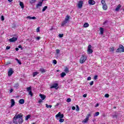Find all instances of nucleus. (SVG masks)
<instances>
[{"label":"nucleus","instance_id":"obj_37","mask_svg":"<svg viewBox=\"0 0 124 124\" xmlns=\"http://www.w3.org/2000/svg\"><path fill=\"white\" fill-rule=\"evenodd\" d=\"M67 102H71V98H67L66 100Z\"/></svg>","mask_w":124,"mask_h":124},{"label":"nucleus","instance_id":"obj_24","mask_svg":"<svg viewBox=\"0 0 124 124\" xmlns=\"http://www.w3.org/2000/svg\"><path fill=\"white\" fill-rule=\"evenodd\" d=\"M89 23L85 22L84 24L83 25L84 28H88L89 27Z\"/></svg>","mask_w":124,"mask_h":124},{"label":"nucleus","instance_id":"obj_29","mask_svg":"<svg viewBox=\"0 0 124 124\" xmlns=\"http://www.w3.org/2000/svg\"><path fill=\"white\" fill-rule=\"evenodd\" d=\"M39 73L38 72H34L33 73V77H35V76H36V75H37V74H38Z\"/></svg>","mask_w":124,"mask_h":124},{"label":"nucleus","instance_id":"obj_32","mask_svg":"<svg viewBox=\"0 0 124 124\" xmlns=\"http://www.w3.org/2000/svg\"><path fill=\"white\" fill-rule=\"evenodd\" d=\"M114 50H115V48H114V47H112L109 48L110 52H114Z\"/></svg>","mask_w":124,"mask_h":124},{"label":"nucleus","instance_id":"obj_55","mask_svg":"<svg viewBox=\"0 0 124 124\" xmlns=\"http://www.w3.org/2000/svg\"><path fill=\"white\" fill-rule=\"evenodd\" d=\"M72 110H75V109H76V108H75V107H72Z\"/></svg>","mask_w":124,"mask_h":124},{"label":"nucleus","instance_id":"obj_62","mask_svg":"<svg viewBox=\"0 0 124 124\" xmlns=\"http://www.w3.org/2000/svg\"><path fill=\"white\" fill-rule=\"evenodd\" d=\"M115 117L117 118V115H115L113 116V118H115Z\"/></svg>","mask_w":124,"mask_h":124},{"label":"nucleus","instance_id":"obj_64","mask_svg":"<svg viewBox=\"0 0 124 124\" xmlns=\"http://www.w3.org/2000/svg\"><path fill=\"white\" fill-rule=\"evenodd\" d=\"M59 105H60V104H57L55 105V107H56V106H59Z\"/></svg>","mask_w":124,"mask_h":124},{"label":"nucleus","instance_id":"obj_28","mask_svg":"<svg viewBox=\"0 0 124 124\" xmlns=\"http://www.w3.org/2000/svg\"><path fill=\"white\" fill-rule=\"evenodd\" d=\"M31 118V115L29 114L27 116H26L25 117V120L26 121H28Z\"/></svg>","mask_w":124,"mask_h":124},{"label":"nucleus","instance_id":"obj_41","mask_svg":"<svg viewBox=\"0 0 124 124\" xmlns=\"http://www.w3.org/2000/svg\"><path fill=\"white\" fill-rule=\"evenodd\" d=\"M56 54H60V52H61V50L59 49H56Z\"/></svg>","mask_w":124,"mask_h":124},{"label":"nucleus","instance_id":"obj_44","mask_svg":"<svg viewBox=\"0 0 124 124\" xmlns=\"http://www.w3.org/2000/svg\"><path fill=\"white\" fill-rule=\"evenodd\" d=\"M43 100H42L41 99H39V101H38V103H41L43 102Z\"/></svg>","mask_w":124,"mask_h":124},{"label":"nucleus","instance_id":"obj_46","mask_svg":"<svg viewBox=\"0 0 124 124\" xmlns=\"http://www.w3.org/2000/svg\"><path fill=\"white\" fill-rule=\"evenodd\" d=\"M109 94H106L105 95V97H107V98H108V97H109Z\"/></svg>","mask_w":124,"mask_h":124},{"label":"nucleus","instance_id":"obj_39","mask_svg":"<svg viewBox=\"0 0 124 124\" xmlns=\"http://www.w3.org/2000/svg\"><path fill=\"white\" fill-rule=\"evenodd\" d=\"M59 122H60V123H63V122H64V119H60L59 120Z\"/></svg>","mask_w":124,"mask_h":124},{"label":"nucleus","instance_id":"obj_33","mask_svg":"<svg viewBox=\"0 0 124 124\" xmlns=\"http://www.w3.org/2000/svg\"><path fill=\"white\" fill-rule=\"evenodd\" d=\"M16 61L17 62V63H19L20 65L22 64V62H21V61L20 60H18V59L16 58Z\"/></svg>","mask_w":124,"mask_h":124},{"label":"nucleus","instance_id":"obj_58","mask_svg":"<svg viewBox=\"0 0 124 124\" xmlns=\"http://www.w3.org/2000/svg\"><path fill=\"white\" fill-rule=\"evenodd\" d=\"M54 30V28L52 27L50 28V31H53Z\"/></svg>","mask_w":124,"mask_h":124},{"label":"nucleus","instance_id":"obj_47","mask_svg":"<svg viewBox=\"0 0 124 124\" xmlns=\"http://www.w3.org/2000/svg\"><path fill=\"white\" fill-rule=\"evenodd\" d=\"M90 117H91V113L88 114L87 115L86 118H87L89 119V118H90Z\"/></svg>","mask_w":124,"mask_h":124},{"label":"nucleus","instance_id":"obj_38","mask_svg":"<svg viewBox=\"0 0 124 124\" xmlns=\"http://www.w3.org/2000/svg\"><path fill=\"white\" fill-rule=\"evenodd\" d=\"M14 87L15 88H18L19 87V84H18V83L15 84V85H14Z\"/></svg>","mask_w":124,"mask_h":124},{"label":"nucleus","instance_id":"obj_50","mask_svg":"<svg viewBox=\"0 0 124 124\" xmlns=\"http://www.w3.org/2000/svg\"><path fill=\"white\" fill-rule=\"evenodd\" d=\"M90 86H93V81H92L90 83Z\"/></svg>","mask_w":124,"mask_h":124},{"label":"nucleus","instance_id":"obj_42","mask_svg":"<svg viewBox=\"0 0 124 124\" xmlns=\"http://www.w3.org/2000/svg\"><path fill=\"white\" fill-rule=\"evenodd\" d=\"M57 60H54L53 61V63H54V64H57Z\"/></svg>","mask_w":124,"mask_h":124},{"label":"nucleus","instance_id":"obj_51","mask_svg":"<svg viewBox=\"0 0 124 124\" xmlns=\"http://www.w3.org/2000/svg\"><path fill=\"white\" fill-rule=\"evenodd\" d=\"M76 107H77L76 111H79V106H78V105H77Z\"/></svg>","mask_w":124,"mask_h":124},{"label":"nucleus","instance_id":"obj_4","mask_svg":"<svg viewBox=\"0 0 124 124\" xmlns=\"http://www.w3.org/2000/svg\"><path fill=\"white\" fill-rule=\"evenodd\" d=\"M86 60L87 57H86V55H82L79 60V62L80 63H84Z\"/></svg>","mask_w":124,"mask_h":124},{"label":"nucleus","instance_id":"obj_45","mask_svg":"<svg viewBox=\"0 0 124 124\" xmlns=\"http://www.w3.org/2000/svg\"><path fill=\"white\" fill-rule=\"evenodd\" d=\"M1 21H4V16H1Z\"/></svg>","mask_w":124,"mask_h":124},{"label":"nucleus","instance_id":"obj_27","mask_svg":"<svg viewBox=\"0 0 124 124\" xmlns=\"http://www.w3.org/2000/svg\"><path fill=\"white\" fill-rule=\"evenodd\" d=\"M19 5L21 7V8H24V3H23V2H20L19 3Z\"/></svg>","mask_w":124,"mask_h":124},{"label":"nucleus","instance_id":"obj_13","mask_svg":"<svg viewBox=\"0 0 124 124\" xmlns=\"http://www.w3.org/2000/svg\"><path fill=\"white\" fill-rule=\"evenodd\" d=\"M11 105L10 108H12V107H13V106L15 105V101L14 100V99H12L11 100Z\"/></svg>","mask_w":124,"mask_h":124},{"label":"nucleus","instance_id":"obj_18","mask_svg":"<svg viewBox=\"0 0 124 124\" xmlns=\"http://www.w3.org/2000/svg\"><path fill=\"white\" fill-rule=\"evenodd\" d=\"M39 96H40L41 98H42V100H44L46 98V96L45 95H43L42 94H40L39 95Z\"/></svg>","mask_w":124,"mask_h":124},{"label":"nucleus","instance_id":"obj_43","mask_svg":"<svg viewBox=\"0 0 124 124\" xmlns=\"http://www.w3.org/2000/svg\"><path fill=\"white\" fill-rule=\"evenodd\" d=\"M59 36L61 38H62V37H63V34H59Z\"/></svg>","mask_w":124,"mask_h":124},{"label":"nucleus","instance_id":"obj_31","mask_svg":"<svg viewBox=\"0 0 124 124\" xmlns=\"http://www.w3.org/2000/svg\"><path fill=\"white\" fill-rule=\"evenodd\" d=\"M47 8H48V6H45L42 9V12H44V11H45V10H46V9H47Z\"/></svg>","mask_w":124,"mask_h":124},{"label":"nucleus","instance_id":"obj_49","mask_svg":"<svg viewBox=\"0 0 124 124\" xmlns=\"http://www.w3.org/2000/svg\"><path fill=\"white\" fill-rule=\"evenodd\" d=\"M88 81H90V80H92V78L91 77H89L87 78Z\"/></svg>","mask_w":124,"mask_h":124},{"label":"nucleus","instance_id":"obj_19","mask_svg":"<svg viewBox=\"0 0 124 124\" xmlns=\"http://www.w3.org/2000/svg\"><path fill=\"white\" fill-rule=\"evenodd\" d=\"M19 103L20 104H24L25 103V100L24 99H21L19 101Z\"/></svg>","mask_w":124,"mask_h":124},{"label":"nucleus","instance_id":"obj_9","mask_svg":"<svg viewBox=\"0 0 124 124\" xmlns=\"http://www.w3.org/2000/svg\"><path fill=\"white\" fill-rule=\"evenodd\" d=\"M18 38L17 37H13L9 39V42H15V41H17Z\"/></svg>","mask_w":124,"mask_h":124},{"label":"nucleus","instance_id":"obj_21","mask_svg":"<svg viewBox=\"0 0 124 124\" xmlns=\"http://www.w3.org/2000/svg\"><path fill=\"white\" fill-rule=\"evenodd\" d=\"M64 71L65 73H68L69 72V69L67 67H65Z\"/></svg>","mask_w":124,"mask_h":124},{"label":"nucleus","instance_id":"obj_23","mask_svg":"<svg viewBox=\"0 0 124 124\" xmlns=\"http://www.w3.org/2000/svg\"><path fill=\"white\" fill-rule=\"evenodd\" d=\"M88 121H89V119L86 117L85 119H84V120L82 121V123L83 124H86L88 123Z\"/></svg>","mask_w":124,"mask_h":124},{"label":"nucleus","instance_id":"obj_63","mask_svg":"<svg viewBox=\"0 0 124 124\" xmlns=\"http://www.w3.org/2000/svg\"><path fill=\"white\" fill-rule=\"evenodd\" d=\"M9 2H11L12 1H13V0H8Z\"/></svg>","mask_w":124,"mask_h":124},{"label":"nucleus","instance_id":"obj_6","mask_svg":"<svg viewBox=\"0 0 124 124\" xmlns=\"http://www.w3.org/2000/svg\"><path fill=\"white\" fill-rule=\"evenodd\" d=\"M27 92H28L29 94H30V95H31V96H32V95H33V94L32 93V92H31V87H27Z\"/></svg>","mask_w":124,"mask_h":124},{"label":"nucleus","instance_id":"obj_3","mask_svg":"<svg viewBox=\"0 0 124 124\" xmlns=\"http://www.w3.org/2000/svg\"><path fill=\"white\" fill-rule=\"evenodd\" d=\"M124 52V47L122 45H120L119 48L116 50V53H122Z\"/></svg>","mask_w":124,"mask_h":124},{"label":"nucleus","instance_id":"obj_14","mask_svg":"<svg viewBox=\"0 0 124 124\" xmlns=\"http://www.w3.org/2000/svg\"><path fill=\"white\" fill-rule=\"evenodd\" d=\"M18 124H21L24 123V119H23V117L18 118Z\"/></svg>","mask_w":124,"mask_h":124},{"label":"nucleus","instance_id":"obj_15","mask_svg":"<svg viewBox=\"0 0 124 124\" xmlns=\"http://www.w3.org/2000/svg\"><path fill=\"white\" fill-rule=\"evenodd\" d=\"M122 7V5L121 4H119L117 7L115 9V11L117 12H119L120 11V9Z\"/></svg>","mask_w":124,"mask_h":124},{"label":"nucleus","instance_id":"obj_35","mask_svg":"<svg viewBox=\"0 0 124 124\" xmlns=\"http://www.w3.org/2000/svg\"><path fill=\"white\" fill-rule=\"evenodd\" d=\"M101 2L102 5L106 4V3L105 2V0H102Z\"/></svg>","mask_w":124,"mask_h":124},{"label":"nucleus","instance_id":"obj_36","mask_svg":"<svg viewBox=\"0 0 124 124\" xmlns=\"http://www.w3.org/2000/svg\"><path fill=\"white\" fill-rule=\"evenodd\" d=\"M99 115V112H96L94 114V117L97 116Z\"/></svg>","mask_w":124,"mask_h":124},{"label":"nucleus","instance_id":"obj_2","mask_svg":"<svg viewBox=\"0 0 124 124\" xmlns=\"http://www.w3.org/2000/svg\"><path fill=\"white\" fill-rule=\"evenodd\" d=\"M69 20H70V16L67 15L65 18L64 20L62 22L61 26L64 27V26H66L67 23H69Z\"/></svg>","mask_w":124,"mask_h":124},{"label":"nucleus","instance_id":"obj_48","mask_svg":"<svg viewBox=\"0 0 124 124\" xmlns=\"http://www.w3.org/2000/svg\"><path fill=\"white\" fill-rule=\"evenodd\" d=\"M97 77H98L97 75L95 76L94 77V80H96L97 79Z\"/></svg>","mask_w":124,"mask_h":124},{"label":"nucleus","instance_id":"obj_25","mask_svg":"<svg viewBox=\"0 0 124 124\" xmlns=\"http://www.w3.org/2000/svg\"><path fill=\"white\" fill-rule=\"evenodd\" d=\"M66 75V74H65V73L64 72H62L61 74V76L62 78H63V77H64V76H65Z\"/></svg>","mask_w":124,"mask_h":124},{"label":"nucleus","instance_id":"obj_40","mask_svg":"<svg viewBox=\"0 0 124 124\" xmlns=\"http://www.w3.org/2000/svg\"><path fill=\"white\" fill-rule=\"evenodd\" d=\"M39 31H40V28L39 27H38L36 29V32H39Z\"/></svg>","mask_w":124,"mask_h":124},{"label":"nucleus","instance_id":"obj_17","mask_svg":"<svg viewBox=\"0 0 124 124\" xmlns=\"http://www.w3.org/2000/svg\"><path fill=\"white\" fill-rule=\"evenodd\" d=\"M27 19H30L32 20H36V17L35 16L31 17L30 16H27Z\"/></svg>","mask_w":124,"mask_h":124},{"label":"nucleus","instance_id":"obj_11","mask_svg":"<svg viewBox=\"0 0 124 124\" xmlns=\"http://www.w3.org/2000/svg\"><path fill=\"white\" fill-rule=\"evenodd\" d=\"M78 8H82L83 7V1L80 0L78 3Z\"/></svg>","mask_w":124,"mask_h":124},{"label":"nucleus","instance_id":"obj_22","mask_svg":"<svg viewBox=\"0 0 124 124\" xmlns=\"http://www.w3.org/2000/svg\"><path fill=\"white\" fill-rule=\"evenodd\" d=\"M39 6H42V2H39L38 4L36 5V7L38 8Z\"/></svg>","mask_w":124,"mask_h":124},{"label":"nucleus","instance_id":"obj_53","mask_svg":"<svg viewBox=\"0 0 124 124\" xmlns=\"http://www.w3.org/2000/svg\"><path fill=\"white\" fill-rule=\"evenodd\" d=\"M108 23V21L106 20L103 23V25H106Z\"/></svg>","mask_w":124,"mask_h":124},{"label":"nucleus","instance_id":"obj_59","mask_svg":"<svg viewBox=\"0 0 124 124\" xmlns=\"http://www.w3.org/2000/svg\"><path fill=\"white\" fill-rule=\"evenodd\" d=\"M16 51H19V48L18 47L16 48Z\"/></svg>","mask_w":124,"mask_h":124},{"label":"nucleus","instance_id":"obj_20","mask_svg":"<svg viewBox=\"0 0 124 124\" xmlns=\"http://www.w3.org/2000/svg\"><path fill=\"white\" fill-rule=\"evenodd\" d=\"M108 8V7H107V5L106 4L103 5V9H104V10H107Z\"/></svg>","mask_w":124,"mask_h":124},{"label":"nucleus","instance_id":"obj_54","mask_svg":"<svg viewBox=\"0 0 124 124\" xmlns=\"http://www.w3.org/2000/svg\"><path fill=\"white\" fill-rule=\"evenodd\" d=\"M36 39L37 40H39V39H40V36L37 37L36 38Z\"/></svg>","mask_w":124,"mask_h":124},{"label":"nucleus","instance_id":"obj_1","mask_svg":"<svg viewBox=\"0 0 124 124\" xmlns=\"http://www.w3.org/2000/svg\"><path fill=\"white\" fill-rule=\"evenodd\" d=\"M19 118H23V114L20 113L19 114H16L13 118V124H18V119Z\"/></svg>","mask_w":124,"mask_h":124},{"label":"nucleus","instance_id":"obj_10","mask_svg":"<svg viewBox=\"0 0 124 124\" xmlns=\"http://www.w3.org/2000/svg\"><path fill=\"white\" fill-rule=\"evenodd\" d=\"M56 118H60V119H62L63 118V114H61V112H59L58 114H57L56 115Z\"/></svg>","mask_w":124,"mask_h":124},{"label":"nucleus","instance_id":"obj_5","mask_svg":"<svg viewBox=\"0 0 124 124\" xmlns=\"http://www.w3.org/2000/svg\"><path fill=\"white\" fill-rule=\"evenodd\" d=\"M87 52H88V54L89 55L92 54L93 52V49H92V45H89L88 46V47L87 49Z\"/></svg>","mask_w":124,"mask_h":124},{"label":"nucleus","instance_id":"obj_16","mask_svg":"<svg viewBox=\"0 0 124 124\" xmlns=\"http://www.w3.org/2000/svg\"><path fill=\"white\" fill-rule=\"evenodd\" d=\"M100 33L101 35L104 33V29H103V28H100Z\"/></svg>","mask_w":124,"mask_h":124},{"label":"nucleus","instance_id":"obj_26","mask_svg":"<svg viewBox=\"0 0 124 124\" xmlns=\"http://www.w3.org/2000/svg\"><path fill=\"white\" fill-rule=\"evenodd\" d=\"M40 71H41V72H42V73H44L46 72V70H45L44 68H41L40 69Z\"/></svg>","mask_w":124,"mask_h":124},{"label":"nucleus","instance_id":"obj_34","mask_svg":"<svg viewBox=\"0 0 124 124\" xmlns=\"http://www.w3.org/2000/svg\"><path fill=\"white\" fill-rule=\"evenodd\" d=\"M46 108H52V105H48V104H46Z\"/></svg>","mask_w":124,"mask_h":124},{"label":"nucleus","instance_id":"obj_52","mask_svg":"<svg viewBox=\"0 0 124 124\" xmlns=\"http://www.w3.org/2000/svg\"><path fill=\"white\" fill-rule=\"evenodd\" d=\"M9 49H10V46H7L6 47V50H9Z\"/></svg>","mask_w":124,"mask_h":124},{"label":"nucleus","instance_id":"obj_61","mask_svg":"<svg viewBox=\"0 0 124 124\" xmlns=\"http://www.w3.org/2000/svg\"><path fill=\"white\" fill-rule=\"evenodd\" d=\"M13 92V89H11L10 90V93H12Z\"/></svg>","mask_w":124,"mask_h":124},{"label":"nucleus","instance_id":"obj_8","mask_svg":"<svg viewBox=\"0 0 124 124\" xmlns=\"http://www.w3.org/2000/svg\"><path fill=\"white\" fill-rule=\"evenodd\" d=\"M14 73V71H13V69L10 68L9 71H8V76L10 77L12 74Z\"/></svg>","mask_w":124,"mask_h":124},{"label":"nucleus","instance_id":"obj_30","mask_svg":"<svg viewBox=\"0 0 124 124\" xmlns=\"http://www.w3.org/2000/svg\"><path fill=\"white\" fill-rule=\"evenodd\" d=\"M36 1V0H30V2L31 4H32V3H34Z\"/></svg>","mask_w":124,"mask_h":124},{"label":"nucleus","instance_id":"obj_60","mask_svg":"<svg viewBox=\"0 0 124 124\" xmlns=\"http://www.w3.org/2000/svg\"><path fill=\"white\" fill-rule=\"evenodd\" d=\"M98 106H99V104H97L95 105V107H98Z\"/></svg>","mask_w":124,"mask_h":124},{"label":"nucleus","instance_id":"obj_57","mask_svg":"<svg viewBox=\"0 0 124 124\" xmlns=\"http://www.w3.org/2000/svg\"><path fill=\"white\" fill-rule=\"evenodd\" d=\"M18 48H20V49H22V46L19 45V46H18Z\"/></svg>","mask_w":124,"mask_h":124},{"label":"nucleus","instance_id":"obj_56","mask_svg":"<svg viewBox=\"0 0 124 124\" xmlns=\"http://www.w3.org/2000/svg\"><path fill=\"white\" fill-rule=\"evenodd\" d=\"M83 97H87V94H84L83 95Z\"/></svg>","mask_w":124,"mask_h":124},{"label":"nucleus","instance_id":"obj_7","mask_svg":"<svg viewBox=\"0 0 124 124\" xmlns=\"http://www.w3.org/2000/svg\"><path fill=\"white\" fill-rule=\"evenodd\" d=\"M59 84L58 83H54L53 85L50 86V89H55L56 90H58L59 89Z\"/></svg>","mask_w":124,"mask_h":124},{"label":"nucleus","instance_id":"obj_12","mask_svg":"<svg viewBox=\"0 0 124 124\" xmlns=\"http://www.w3.org/2000/svg\"><path fill=\"white\" fill-rule=\"evenodd\" d=\"M88 3H89L90 5H93L94 4H95V1L93 0H89Z\"/></svg>","mask_w":124,"mask_h":124}]
</instances>
